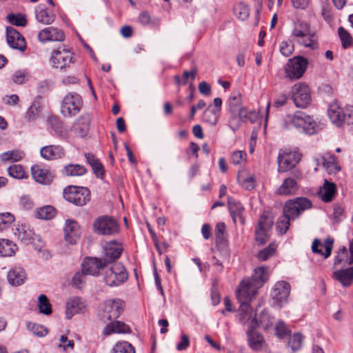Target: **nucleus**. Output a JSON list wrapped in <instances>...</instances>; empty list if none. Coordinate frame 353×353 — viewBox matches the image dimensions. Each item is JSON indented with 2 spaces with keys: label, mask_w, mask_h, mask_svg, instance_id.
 <instances>
[{
  "label": "nucleus",
  "mask_w": 353,
  "mask_h": 353,
  "mask_svg": "<svg viewBox=\"0 0 353 353\" xmlns=\"http://www.w3.org/2000/svg\"><path fill=\"white\" fill-rule=\"evenodd\" d=\"M312 207V201L306 197H296L287 201L283 208V216L279 218L276 230L278 234H285L290 226V221L298 219L301 214Z\"/></svg>",
  "instance_id": "obj_1"
},
{
  "label": "nucleus",
  "mask_w": 353,
  "mask_h": 353,
  "mask_svg": "<svg viewBox=\"0 0 353 353\" xmlns=\"http://www.w3.org/2000/svg\"><path fill=\"white\" fill-rule=\"evenodd\" d=\"M286 130L296 129L300 133L312 135L317 132V124L314 120L303 112L298 111L288 114L283 121Z\"/></svg>",
  "instance_id": "obj_2"
},
{
  "label": "nucleus",
  "mask_w": 353,
  "mask_h": 353,
  "mask_svg": "<svg viewBox=\"0 0 353 353\" xmlns=\"http://www.w3.org/2000/svg\"><path fill=\"white\" fill-rule=\"evenodd\" d=\"M292 34L299 44L312 50L317 48V37L307 23L301 21L295 22Z\"/></svg>",
  "instance_id": "obj_3"
},
{
  "label": "nucleus",
  "mask_w": 353,
  "mask_h": 353,
  "mask_svg": "<svg viewBox=\"0 0 353 353\" xmlns=\"http://www.w3.org/2000/svg\"><path fill=\"white\" fill-rule=\"evenodd\" d=\"M327 114L331 122L337 127L343 126L345 123L353 124V105L341 108L337 102H333L328 107Z\"/></svg>",
  "instance_id": "obj_4"
},
{
  "label": "nucleus",
  "mask_w": 353,
  "mask_h": 353,
  "mask_svg": "<svg viewBox=\"0 0 353 353\" xmlns=\"http://www.w3.org/2000/svg\"><path fill=\"white\" fill-rule=\"evenodd\" d=\"M240 314L239 319L243 324L249 323L248 329H256L260 323L264 325V329L267 330L270 326L269 316L267 312L263 311L260 316V321H259L256 318V313L253 311L252 307L250 303H240Z\"/></svg>",
  "instance_id": "obj_5"
},
{
  "label": "nucleus",
  "mask_w": 353,
  "mask_h": 353,
  "mask_svg": "<svg viewBox=\"0 0 353 353\" xmlns=\"http://www.w3.org/2000/svg\"><path fill=\"white\" fill-rule=\"evenodd\" d=\"M124 303L121 299H109L104 301L99 307L98 316L104 323L117 319L123 309Z\"/></svg>",
  "instance_id": "obj_6"
},
{
  "label": "nucleus",
  "mask_w": 353,
  "mask_h": 353,
  "mask_svg": "<svg viewBox=\"0 0 353 353\" xmlns=\"http://www.w3.org/2000/svg\"><path fill=\"white\" fill-rule=\"evenodd\" d=\"M63 197L77 206H83L90 200V192L87 188L70 185L64 189Z\"/></svg>",
  "instance_id": "obj_7"
},
{
  "label": "nucleus",
  "mask_w": 353,
  "mask_h": 353,
  "mask_svg": "<svg viewBox=\"0 0 353 353\" xmlns=\"http://www.w3.org/2000/svg\"><path fill=\"white\" fill-rule=\"evenodd\" d=\"M94 230L101 235H114L119 231V225L114 218L108 216L98 217L93 223Z\"/></svg>",
  "instance_id": "obj_8"
},
{
  "label": "nucleus",
  "mask_w": 353,
  "mask_h": 353,
  "mask_svg": "<svg viewBox=\"0 0 353 353\" xmlns=\"http://www.w3.org/2000/svg\"><path fill=\"white\" fill-rule=\"evenodd\" d=\"M81 97L76 92L68 93L63 99L61 108V114L72 117L78 114L82 107Z\"/></svg>",
  "instance_id": "obj_9"
},
{
  "label": "nucleus",
  "mask_w": 353,
  "mask_h": 353,
  "mask_svg": "<svg viewBox=\"0 0 353 353\" xmlns=\"http://www.w3.org/2000/svg\"><path fill=\"white\" fill-rule=\"evenodd\" d=\"M128 279V274L125 268L120 264H115L105 270L103 280L110 287L119 286Z\"/></svg>",
  "instance_id": "obj_10"
},
{
  "label": "nucleus",
  "mask_w": 353,
  "mask_h": 353,
  "mask_svg": "<svg viewBox=\"0 0 353 353\" xmlns=\"http://www.w3.org/2000/svg\"><path fill=\"white\" fill-rule=\"evenodd\" d=\"M308 62L307 59L302 57H294L288 60L285 66V73L288 77L298 79L304 74Z\"/></svg>",
  "instance_id": "obj_11"
},
{
  "label": "nucleus",
  "mask_w": 353,
  "mask_h": 353,
  "mask_svg": "<svg viewBox=\"0 0 353 353\" xmlns=\"http://www.w3.org/2000/svg\"><path fill=\"white\" fill-rule=\"evenodd\" d=\"M301 154L297 151L284 150L279 152L278 161V171L285 172L295 166L299 162Z\"/></svg>",
  "instance_id": "obj_12"
},
{
  "label": "nucleus",
  "mask_w": 353,
  "mask_h": 353,
  "mask_svg": "<svg viewBox=\"0 0 353 353\" xmlns=\"http://www.w3.org/2000/svg\"><path fill=\"white\" fill-rule=\"evenodd\" d=\"M255 283L247 279H243L237 290L236 297L239 303H250L258 293L259 289H254Z\"/></svg>",
  "instance_id": "obj_13"
},
{
  "label": "nucleus",
  "mask_w": 353,
  "mask_h": 353,
  "mask_svg": "<svg viewBox=\"0 0 353 353\" xmlns=\"http://www.w3.org/2000/svg\"><path fill=\"white\" fill-rule=\"evenodd\" d=\"M292 99L298 108H305L311 101L308 86L304 83L296 84L292 90Z\"/></svg>",
  "instance_id": "obj_14"
},
{
  "label": "nucleus",
  "mask_w": 353,
  "mask_h": 353,
  "mask_svg": "<svg viewBox=\"0 0 353 353\" xmlns=\"http://www.w3.org/2000/svg\"><path fill=\"white\" fill-rule=\"evenodd\" d=\"M52 66L64 70L70 66L73 63L72 53L65 48H59L54 50L51 55Z\"/></svg>",
  "instance_id": "obj_15"
},
{
  "label": "nucleus",
  "mask_w": 353,
  "mask_h": 353,
  "mask_svg": "<svg viewBox=\"0 0 353 353\" xmlns=\"http://www.w3.org/2000/svg\"><path fill=\"white\" fill-rule=\"evenodd\" d=\"M228 127L235 132L241 126L242 123L247 122L250 120L252 123L253 122L251 117L250 112L247 108H241L228 112Z\"/></svg>",
  "instance_id": "obj_16"
},
{
  "label": "nucleus",
  "mask_w": 353,
  "mask_h": 353,
  "mask_svg": "<svg viewBox=\"0 0 353 353\" xmlns=\"http://www.w3.org/2000/svg\"><path fill=\"white\" fill-rule=\"evenodd\" d=\"M6 39L9 46L13 49L23 52L26 49V43L23 37L13 27H7Z\"/></svg>",
  "instance_id": "obj_17"
},
{
  "label": "nucleus",
  "mask_w": 353,
  "mask_h": 353,
  "mask_svg": "<svg viewBox=\"0 0 353 353\" xmlns=\"http://www.w3.org/2000/svg\"><path fill=\"white\" fill-rule=\"evenodd\" d=\"M81 236V229L78 223L73 220H66L64 227V237L67 243L74 245Z\"/></svg>",
  "instance_id": "obj_18"
},
{
  "label": "nucleus",
  "mask_w": 353,
  "mask_h": 353,
  "mask_svg": "<svg viewBox=\"0 0 353 353\" xmlns=\"http://www.w3.org/2000/svg\"><path fill=\"white\" fill-rule=\"evenodd\" d=\"M123 248L121 243L115 241H110L103 248V260L106 263H110L121 256Z\"/></svg>",
  "instance_id": "obj_19"
},
{
  "label": "nucleus",
  "mask_w": 353,
  "mask_h": 353,
  "mask_svg": "<svg viewBox=\"0 0 353 353\" xmlns=\"http://www.w3.org/2000/svg\"><path fill=\"white\" fill-rule=\"evenodd\" d=\"M299 177L300 173L297 172L294 174V178L288 177L284 179L282 184L276 190V193L282 196L295 194L299 188L296 179Z\"/></svg>",
  "instance_id": "obj_20"
},
{
  "label": "nucleus",
  "mask_w": 353,
  "mask_h": 353,
  "mask_svg": "<svg viewBox=\"0 0 353 353\" xmlns=\"http://www.w3.org/2000/svg\"><path fill=\"white\" fill-rule=\"evenodd\" d=\"M31 174L34 179L41 184L47 185L52 182L54 175L53 172L39 165H34L31 168Z\"/></svg>",
  "instance_id": "obj_21"
},
{
  "label": "nucleus",
  "mask_w": 353,
  "mask_h": 353,
  "mask_svg": "<svg viewBox=\"0 0 353 353\" xmlns=\"http://www.w3.org/2000/svg\"><path fill=\"white\" fill-rule=\"evenodd\" d=\"M85 303L80 297L74 296L68 299L65 305V315L70 319L75 314L83 312Z\"/></svg>",
  "instance_id": "obj_22"
},
{
  "label": "nucleus",
  "mask_w": 353,
  "mask_h": 353,
  "mask_svg": "<svg viewBox=\"0 0 353 353\" xmlns=\"http://www.w3.org/2000/svg\"><path fill=\"white\" fill-rule=\"evenodd\" d=\"M64 39L63 32L54 27H48L40 31L38 34V39L41 43L47 41H61Z\"/></svg>",
  "instance_id": "obj_23"
},
{
  "label": "nucleus",
  "mask_w": 353,
  "mask_h": 353,
  "mask_svg": "<svg viewBox=\"0 0 353 353\" xmlns=\"http://www.w3.org/2000/svg\"><path fill=\"white\" fill-rule=\"evenodd\" d=\"M290 292V284L284 281L277 282L271 292L273 299L276 300L279 305H281L288 297Z\"/></svg>",
  "instance_id": "obj_24"
},
{
  "label": "nucleus",
  "mask_w": 353,
  "mask_h": 353,
  "mask_svg": "<svg viewBox=\"0 0 353 353\" xmlns=\"http://www.w3.org/2000/svg\"><path fill=\"white\" fill-rule=\"evenodd\" d=\"M105 265L100 259L86 258L82 263V269L88 275L97 276Z\"/></svg>",
  "instance_id": "obj_25"
},
{
  "label": "nucleus",
  "mask_w": 353,
  "mask_h": 353,
  "mask_svg": "<svg viewBox=\"0 0 353 353\" xmlns=\"http://www.w3.org/2000/svg\"><path fill=\"white\" fill-rule=\"evenodd\" d=\"M333 243L334 240L330 237L325 239L323 244L319 239H315L312 245V252L321 254L325 259L328 258L332 253Z\"/></svg>",
  "instance_id": "obj_26"
},
{
  "label": "nucleus",
  "mask_w": 353,
  "mask_h": 353,
  "mask_svg": "<svg viewBox=\"0 0 353 353\" xmlns=\"http://www.w3.org/2000/svg\"><path fill=\"white\" fill-rule=\"evenodd\" d=\"M268 270L267 267H258L254 269L252 276L246 278L248 280H251L252 283H255L254 289H259L268 280Z\"/></svg>",
  "instance_id": "obj_27"
},
{
  "label": "nucleus",
  "mask_w": 353,
  "mask_h": 353,
  "mask_svg": "<svg viewBox=\"0 0 353 353\" xmlns=\"http://www.w3.org/2000/svg\"><path fill=\"white\" fill-rule=\"evenodd\" d=\"M41 156L46 160L60 159L64 155V150L60 145H47L40 150Z\"/></svg>",
  "instance_id": "obj_28"
},
{
  "label": "nucleus",
  "mask_w": 353,
  "mask_h": 353,
  "mask_svg": "<svg viewBox=\"0 0 353 353\" xmlns=\"http://www.w3.org/2000/svg\"><path fill=\"white\" fill-rule=\"evenodd\" d=\"M7 279L11 285L19 286L25 282L26 272L22 268L14 267L8 272Z\"/></svg>",
  "instance_id": "obj_29"
},
{
  "label": "nucleus",
  "mask_w": 353,
  "mask_h": 353,
  "mask_svg": "<svg viewBox=\"0 0 353 353\" xmlns=\"http://www.w3.org/2000/svg\"><path fill=\"white\" fill-rule=\"evenodd\" d=\"M90 118L87 114L81 115L73 124L72 130L80 137H84L89 129Z\"/></svg>",
  "instance_id": "obj_30"
},
{
  "label": "nucleus",
  "mask_w": 353,
  "mask_h": 353,
  "mask_svg": "<svg viewBox=\"0 0 353 353\" xmlns=\"http://www.w3.org/2000/svg\"><path fill=\"white\" fill-rule=\"evenodd\" d=\"M333 276L339 281L343 286L350 285L353 281V267L336 270L333 272Z\"/></svg>",
  "instance_id": "obj_31"
},
{
  "label": "nucleus",
  "mask_w": 353,
  "mask_h": 353,
  "mask_svg": "<svg viewBox=\"0 0 353 353\" xmlns=\"http://www.w3.org/2000/svg\"><path fill=\"white\" fill-rule=\"evenodd\" d=\"M336 194V185L328 181L327 179L324 181L323 187L321 188L319 195L322 201L324 202H330Z\"/></svg>",
  "instance_id": "obj_32"
},
{
  "label": "nucleus",
  "mask_w": 353,
  "mask_h": 353,
  "mask_svg": "<svg viewBox=\"0 0 353 353\" xmlns=\"http://www.w3.org/2000/svg\"><path fill=\"white\" fill-rule=\"evenodd\" d=\"M130 329L129 326L122 321H112L108 323L103 329V334L105 335H110L112 333H129Z\"/></svg>",
  "instance_id": "obj_33"
},
{
  "label": "nucleus",
  "mask_w": 353,
  "mask_h": 353,
  "mask_svg": "<svg viewBox=\"0 0 353 353\" xmlns=\"http://www.w3.org/2000/svg\"><path fill=\"white\" fill-rule=\"evenodd\" d=\"M37 21L44 25H50L54 21L55 15L43 6H39L35 10Z\"/></svg>",
  "instance_id": "obj_34"
},
{
  "label": "nucleus",
  "mask_w": 353,
  "mask_h": 353,
  "mask_svg": "<svg viewBox=\"0 0 353 353\" xmlns=\"http://www.w3.org/2000/svg\"><path fill=\"white\" fill-rule=\"evenodd\" d=\"M255 329H248L247 331L248 343L254 350H259L262 348L264 340L263 336L255 332Z\"/></svg>",
  "instance_id": "obj_35"
},
{
  "label": "nucleus",
  "mask_w": 353,
  "mask_h": 353,
  "mask_svg": "<svg viewBox=\"0 0 353 353\" xmlns=\"http://www.w3.org/2000/svg\"><path fill=\"white\" fill-rule=\"evenodd\" d=\"M62 172L67 176H80L87 172V169L80 164H68L63 168Z\"/></svg>",
  "instance_id": "obj_36"
},
{
  "label": "nucleus",
  "mask_w": 353,
  "mask_h": 353,
  "mask_svg": "<svg viewBox=\"0 0 353 353\" xmlns=\"http://www.w3.org/2000/svg\"><path fill=\"white\" fill-rule=\"evenodd\" d=\"M17 245L12 241L2 239H0V256H12L15 254Z\"/></svg>",
  "instance_id": "obj_37"
},
{
  "label": "nucleus",
  "mask_w": 353,
  "mask_h": 353,
  "mask_svg": "<svg viewBox=\"0 0 353 353\" xmlns=\"http://www.w3.org/2000/svg\"><path fill=\"white\" fill-rule=\"evenodd\" d=\"M219 114L212 105H209L203 112L202 121L210 126L215 125L219 121Z\"/></svg>",
  "instance_id": "obj_38"
},
{
  "label": "nucleus",
  "mask_w": 353,
  "mask_h": 353,
  "mask_svg": "<svg viewBox=\"0 0 353 353\" xmlns=\"http://www.w3.org/2000/svg\"><path fill=\"white\" fill-rule=\"evenodd\" d=\"M14 234L18 236V238L25 243H30L34 239V232L27 227L26 225H21L16 229Z\"/></svg>",
  "instance_id": "obj_39"
},
{
  "label": "nucleus",
  "mask_w": 353,
  "mask_h": 353,
  "mask_svg": "<svg viewBox=\"0 0 353 353\" xmlns=\"http://www.w3.org/2000/svg\"><path fill=\"white\" fill-rule=\"evenodd\" d=\"M216 244L217 246L226 245L227 234L225 233V225L223 222L218 223L215 228Z\"/></svg>",
  "instance_id": "obj_40"
},
{
  "label": "nucleus",
  "mask_w": 353,
  "mask_h": 353,
  "mask_svg": "<svg viewBox=\"0 0 353 353\" xmlns=\"http://www.w3.org/2000/svg\"><path fill=\"white\" fill-rule=\"evenodd\" d=\"M228 208L230 212V214L233 219V221L236 222V217H241L242 213L243 212V207L242 204L238 201H236L234 199L232 198L228 199Z\"/></svg>",
  "instance_id": "obj_41"
},
{
  "label": "nucleus",
  "mask_w": 353,
  "mask_h": 353,
  "mask_svg": "<svg viewBox=\"0 0 353 353\" xmlns=\"http://www.w3.org/2000/svg\"><path fill=\"white\" fill-rule=\"evenodd\" d=\"M56 209L52 205L39 208L36 211V217L40 219L49 220L54 217Z\"/></svg>",
  "instance_id": "obj_42"
},
{
  "label": "nucleus",
  "mask_w": 353,
  "mask_h": 353,
  "mask_svg": "<svg viewBox=\"0 0 353 353\" xmlns=\"http://www.w3.org/2000/svg\"><path fill=\"white\" fill-rule=\"evenodd\" d=\"M335 161V157L331 154H326L324 156H319L316 158L317 165H321L328 171L332 170V167L334 166Z\"/></svg>",
  "instance_id": "obj_43"
},
{
  "label": "nucleus",
  "mask_w": 353,
  "mask_h": 353,
  "mask_svg": "<svg viewBox=\"0 0 353 353\" xmlns=\"http://www.w3.org/2000/svg\"><path fill=\"white\" fill-rule=\"evenodd\" d=\"M241 94L239 92L232 93L231 96L229 97L228 101V112H231L232 111H235L236 110H239L241 108H246L245 107L241 106Z\"/></svg>",
  "instance_id": "obj_44"
},
{
  "label": "nucleus",
  "mask_w": 353,
  "mask_h": 353,
  "mask_svg": "<svg viewBox=\"0 0 353 353\" xmlns=\"http://www.w3.org/2000/svg\"><path fill=\"white\" fill-rule=\"evenodd\" d=\"M38 307L40 313L50 315L52 312V305L45 294H41L38 298Z\"/></svg>",
  "instance_id": "obj_45"
},
{
  "label": "nucleus",
  "mask_w": 353,
  "mask_h": 353,
  "mask_svg": "<svg viewBox=\"0 0 353 353\" xmlns=\"http://www.w3.org/2000/svg\"><path fill=\"white\" fill-rule=\"evenodd\" d=\"M234 12L236 17L241 21L246 20L250 15V9L248 5L243 3H239L236 5Z\"/></svg>",
  "instance_id": "obj_46"
},
{
  "label": "nucleus",
  "mask_w": 353,
  "mask_h": 353,
  "mask_svg": "<svg viewBox=\"0 0 353 353\" xmlns=\"http://www.w3.org/2000/svg\"><path fill=\"white\" fill-rule=\"evenodd\" d=\"M112 353H135V349L128 342L122 341L115 344Z\"/></svg>",
  "instance_id": "obj_47"
},
{
  "label": "nucleus",
  "mask_w": 353,
  "mask_h": 353,
  "mask_svg": "<svg viewBox=\"0 0 353 353\" xmlns=\"http://www.w3.org/2000/svg\"><path fill=\"white\" fill-rule=\"evenodd\" d=\"M23 152L20 150H12L2 153L0 157L3 161H19L23 157Z\"/></svg>",
  "instance_id": "obj_48"
},
{
  "label": "nucleus",
  "mask_w": 353,
  "mask_h": 353,
  "mask_svg": "<svg viewBox=\"0 0 353 353\" xmlns=\"http://www.w3.org/2000/svg\"><path fill=\"white\" fill-rule=\"evenodd\" d=\"M273 223L274 221L272 215L269 213L265 212L261 216L259 220L258 228L270 231Z\"/></svg>",
  "instance_id": "obj_49"
},
{
  "label": "nucleus",
  "mask_w": 353,
  "mask_h": 353,
  "mask_svg": "<svg viewBox=\"0 0 353 353\" xmlns=\"http://www.w3.org/2000/svg\"><path fill=\"white\" fill-rule=\"evenodd\" d=\"M41 112L39 103L34 101L26 112V118L28 121L31 122L35 120Z\"/></svg>",
  "instance_id": "obj_50"
},
{
  "label": "nucleus",
  "mask_w": 353,
  "mask_h": 353,
  "mask_svg": "<svg viewBox=\"0 0 353 353\" xmlns=\"http://www.w3.org/2000/svg\"><path fill=\"white\" fill-rule=\"evenodd\" d=\"M8 174L18 179H21L26 177V172L23 168L21 165H12L8 168Z\"/></svg>",
  "instance_id": "obj_51"
},
{
  "label": "nucleus",
  "mask_w": 353,
  "mask_h": 353,
  "mask_svg": "<svg viewBox=\"0 0 353 353\" xmlns=\"http://www.w3.org/2000/svg\"><path fill=\"white\" fill-rule=\"evenodd\" d=\"M87 276L88 274L83 269H81V271L76 272L72 280V285L79 289L82 288L86 281Z\"/></svg>",
  "instance_id": "obj_52"
},
{
  "label": "nucleus",
  "mask_w": 353,
  "mask_h": 353,
  "mask_svg": "<svg viewBox=\"0 0 353 353\" xmlns=\"http://www.w3.org/2000/svg\"><path fill=\"white\" fill-rule=\"evenodd\" d=\"M338 33L341 41L343 48L346 49L350 47L352 43V39L350 33L343 27L339 28Z\"/></svg>",
  "instance_id": "obj_53"
},
{
  "label": "nucleus",
  "mask_w": 353,
  "mask_h": 353,
  "mask_svg": "<svg viewBox=\"0 0 353 353\" xmlns=\"http://www.w3.org/2000/svg\"><path fill=\"white\" fill-rule=\"evenodd\" d=\"M303 343V336L300 333L294 334L290 338L288 346L292 349V352L299 350Z\"/></svg>",
  "instance_id": "obj_54"
},
{
  "label": "nucleus",
  "mask_w": 353,
  "mask_h": 353,
  "mask_svg": "<svg viewBox=\"0 0 353 353\" xmlns=\"http://www.w3.org/2000/svg\"><path fill=\"white\" fill-rule=\"evenodd\" d=\"M14 221V215L9 212L0 214V231L6 230Z\"/></svg>",
  "instance_id": "obj_55"
},
{
  "label": "nucleus",
  "mask_w": 353,
  "mask_h": 353,
  "mask_svg": "<svg viewBox=\"0 0 353 353\" xmlns=\"http://www.w3.org/2000/svg\"><path fill=\"white\" fill-rule=\"evenodd\" d=\"M276 250V245L274 243L270 244L267 248L261 250L258 254L257 257L261 261H266L270 257L274 255Z\"/></svg>",
  "instance_id": "obj_56"
},
{
  "label": "nucleus",
  "mask_w": 353,
  "mask_h": 353,
  "mask_svg": "<svg viewBox=\"0 0 353 353\" xmlns=\"http://www.w3.org/2000/svg\"><path fill=\"white\" fill-rule=\"evenodd\" d=\"M28 79V74L25 70H19L15 71L12 76V80L17 84H23Z\"/></svg>",
  "instance_id": "obj_57"
},
{
  "label": "nucleus",
  "mask_w": 353,
  "mask_h": 353,
  "mask_svg": "<svg viewBox=\"0 0 353 353\" xmlns=\"http://www.w3.org/2000/svg\"><path fill=\"white\" fill-rule=\"evenodd\" d=\"M28 328L33 334L38 336H46L48 333L47 330L43 326L36 323H29Z\"/></svg>",
  "instance_id": "obj_58"
},
{
  "label": "nucleus",
  "mask_w": 353,
  "mask_h": 353,
  "mask_svg": "<svg viewBox=\"0 0 353 353\" xmlns=\"http://www.w3.org/2000/svg\"><path fill=\"white\" fill-rule=\"evenodd\" d=\"M269 230L257 228L255 232L256 242L261 245L265 244L269 238Z\"/></svg>",
  "instance_id": "obj_59"
},
{
  "label": "nucleus",
  "mask_w": 353,
  "mask_h": 353,
  "mask_svg": "<svg viewBox=\"0 0 353 353\" xmlns=\"http://www.w3.org/2000/svg\"><path fill=\"white\" fill-rule=\"evenodd\" d=\"M9 21L14 26H25L26 25L27 21L25 17L21 14H9L8 17Z\"/></svg>",
  "instance_id": "obj_60"
},
{
  "label": "nucleus",
  "mask_w": 353,
  "mask_h": 353,
  "mask_svg": "<svg viewBox=\"0 0 353 353\" xmlns=\"http://www.w3.org/2000/svg\"><path fill=\"white\" fill-rule=\"evenodd\" d=\"M74 347V343L72 340H69L65 335H61L59 338V343L58 347L63 348L64 351L72 350Z\"/></svg>",
  "instance_id": "obj_61"
},
{
  "label": "nucleus",
  "mask_w": 353,
  "mask_h": 353,
  "mask_svg": "<svg viewBox=\"0 0 353 353\" xmlns=\"http://www.w3.org/2000/svg\"><path fill=\"white\" fill-rule=\"evenodd\" d=\"M275 332L278 337L283 338L288 335L290 331L285 323L282 321H279L276 324Z\"/></svg>",
  "instance_id": "obj_62"
},
{
  "label": "nucleus",
  "mask_w": 353,
  "mask_h": 353,
  "mask_svg": "<svg viewBox=\"0 0 353 353\" xmlns=\"http://www.w3.org/2000/svg\"><path fill=\"white\" fill-rule=\"evenodd\" d=\"M279 50L283 56L288 57L293 52L294 45L291 42L283 41L280 44Z\"/></svg>",
  "instance_id": "obj_63"
},
{
  "label": "nucleus",
  "mask_w": 353,
  "mask_h": 353,
  "mask_svg": "<svg viewBox=\"0 0 353 353\" xmlns=\"http://www.w3.org/2000/svg\"><path fill=\"white\" fill-rule=\"evenodd\" d=\"M49 123L51 125L52 128L58 135H61L63 132L62 123L57 117H51L49 119Z\"/></svg>",
  "instance_id": "obj_64"
}]
</instances>
